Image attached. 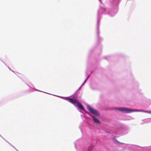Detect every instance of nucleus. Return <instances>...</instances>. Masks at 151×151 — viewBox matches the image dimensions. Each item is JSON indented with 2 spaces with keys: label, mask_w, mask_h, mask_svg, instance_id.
Returning a JSON list of instances; mask_svg holds the SVG:
<instances>
[{
  "label": "nucleus",
  "mask_w": 151,
  "mask_h": 151,
  "mask_svg": "<svg viewBox=\"0 0 151 151\" xmlns=\"http://www.w3.org/2000/svg\"><path fill=\"white\" fill-rule=\"evenodd\" d=\"M118 109L121 111L125 113H129L133 111H134L142 112L147 113H151V111H143L142 110L132 109L126 108H119Z\"/></svg>",
  "instance_id": "nucleus-1"
},
{
  "label": "nucleus",
  "mask_w": 151,
  "mask_h": 151,
  "mask_svg": "<svg viewBox=\"0 0 151 151\" xmlns=\"http://www.w3.org/2000/svg\"><path fill=\"white\" fill-rule=\"evenodd\" d=\"M87 107L88 110L91 113L97 116H99L100 115L99 113L96 110L93 109L89 106L87 105Z\"/></svg>",
  "instance_id": "nucleus-2"
},
{
  "label": "nucleus",
  "mask_w": 151,
  "mask_h": 151,
  "mask_svg": "<svg viewBox=\"0 0 151 151\" xmlns=\"http://www.w3.org/2000/svg\"><path fill=\"white\" fill-rule=\"evenodd\" d=\"M77 106L81 109L83 111L85 110L84 108L83 107V105L81 104L78 101L77 103Z\"/></svg>",
  "instance_id": "nucleus-3"
},
{
  "label": "nucleus",
  "mask_w": 151,
  "mask_h": 151,
  "mask_svg": "<svg viewBox=\"0 0 151 151\" xmlns=\"http://www.w3.org/2000/svg\"><path fill=\"white\" fill-rule=\"evenodd\" d=\"M68 99L70 100V102L73 104H77L78 102V101H77L76 99H73L72 98H68Z\"/></svg>",
  "instance_id": "nucleus-4"
},
{
  "label": "nucleus",
  "mask_w": 151,
  "mask_h": 151,
  "mask_svg": "<svg viewBox=\"0 0 151 151\" xmlns=\"http://www.w3.org/2000/svg\"><path fill=\"white\" fill-rule=\"evenodd\" d=\"M92 118L93 121L95 122L98 124H99L100 123V122L98 119L96 118L95 116H93Z\"/></svg>",
  "instance_id": "nucleus-5"
},
{
  "label": "nucleus",
  "mask_w": 151,
  "mask_h": 151,
  "mask_svg": "<svg viewBox=\"0 0 151 151\" xmlns=\"http://www.w3.org/2000/svg\"><path fill=\"white\" fill-rule=\"evenodd\" d=\"M88 78H88H87V79H86L85 80V81H84V82H85L86 81V80H87V79Z\"/></svg>",
  "instance_id": "nucleus-6"
}]
</instances>
